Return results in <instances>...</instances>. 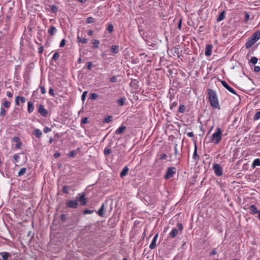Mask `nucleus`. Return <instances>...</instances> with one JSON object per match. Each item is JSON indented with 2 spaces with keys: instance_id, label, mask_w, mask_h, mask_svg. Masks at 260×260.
I'll return each instance as SVG.
<instances>
[{
  "instance_id": "nucleus-17",
  "label": "nucleus",
  "mask_w": 260,
  "mask_h": 260,
  "mask_svg": "<svg viewBox=\"0 0 260 260\" xmlns=\"http://www.w3.org/2000/svg\"><path fill=\"white\" fill-rule=\"evenodd\" d=\"M157 237H158V234H156L154 236L151 243H150V244L149 245V248L151 249H153L156 247V242L157 239Z\"/></svg>"
},
{
  "instance_id": "nucleus-51",
  "label": "nucleus",
  "mask_w": 260,
  "mask_h": 260,
  "mask_svg": "<svg viewBox=\"0 0 260 260\" xmlns=\"http://www.w3.org/2000/svg\"><path fill=\"white\" fill-rule=\"evenodd\" d=\"M92 66V64L91 62H87L86 63V68H87L88 70H91Z\"/></svg>"
},
{
  "instance_id": "nucleus-53",
  "label": "nucleus",
  "mask_w": 260,
  "mask_h": 260,
  "mask_svg": "<svg viewBox=\"0 0 260 260\" xmlns=\"http://www.w3.org/2000/svg\"><path fill=\"white\" fill-rule=\"evenodd\" d=\"M87 94V91H85L83 92L82 94V96H81V98H82V101H84L86 97V95Z\"/></svg>"
},
{
  "instance_id": "nucleus-41",
  "label": "nucleus",
  "mask_w": 260,
  "mask_h": 260,
  "mask_svg": "<svg viewBox=\"0 0 260 260\" xmlns=\"http://www.w3.org/2000/svg\"><path fill=\"white\" fill-rule=\"evenodd\" d=\"M98 96L99 95L95 93H92L90 94V98L92 100H96Z\"/></svg>"
},
{
  "instance_id": "nucleus-46",
  "label": "nucleus",
  "mask_w": 260,
  "mask_h": 260,
  "mask_svg": "<svg viewBox=\"0 0 260 260\" xmlns=\"http://www.w3.org/2000/svg\"><path fill=\"white\" fill-rule=\"evenodd\" d=\"M59 54L58 52H55L53 57H52V60H57L58 58H59Z\"/></svg>"
},
{
  "instance_id": "nucleus-20",
  "label": "nucleus",
  "mask_w": 260,
  "mask_h": 260,
  "mask_svg": "<svg viewBox=\"0 0 260 260\" xmlns=\"http://www.w3.org/2000/svg\"><path fill=\"white\" fill-rule=\"evenodd\" d=\"M256 42L251 38L249 39L245 44V47L247 49L250 48Z\"/></svg>"
},
{
  "instance_id": "nucleus-42",
  "label": "nucleus",
  "mask_w": 260,
  "mask_h": 260,
  "mask_svg": "<svg viewBox=\"0 0 260 260\" xmlns=\"http://www.w3.org/2000/svg\"><path fill=\"white\" fill-rule=\"evenodd\" d=\"M3 105L4 107L5 108H9L10 107L11 102L9 101H6L3 104Z\"/></svg>"
},
{
  "instance_id": "nucleus-13",
  "label": "nucleus",
  "mask_w": 260,
  "mask_h": 260,
  "mask_svg": "<svg viewBox=\"0 0 260 260\" xmlns=\"http://www.w3.org/2000/svg\"><path fill=\"white\" fill-rule=\"evenodd\" d=\"M166 72L167 75L169 78H170V77H173L172 75L174 73V71L170 69L168 66L166 67L165 69H164V73H166Z\"/></svg>"
},
{
  "instance_id": "nucleus-1",
  "label": "nucleus",
  "mask_w": 260,
  "mask_h": 260,
  "mask_svg": "<svg viewBox=\"0 0 260 260\" xmlns=\"http://www.w3.org/2000/svg\"><path fill=\"white\" fill-rule=\"evenodd\" d=\"M177 144L173 142L169 143L168 145H166L165 150L166 153H164V159L169 161H173V155L176 157L177 154Z\"/></svg>"
},
{
  "instance_id": "nucleus-47",
  "label": "nucleus",
  "mask_w": 260,
  "mask_h": 260,
  "mask_svg": "<svg viewBox=\"0 0 260 260\" xmlns=\"http://www.w3.org/2000/svg\"><path fill=\"white\" fill-rule=\"evenodd\" d=\"M6 110L4 108L1 107V112H0V116L1 117L4 116L6 115Z\"/></svg>"
},
{
  "instance_id": "nucleus-12",
  "label": "nucleus",
  "mask_w": 260,
  "mask_h": 260,
  "mask_svg": "<svg viewBox=\"0 0 260 260\" xmlns=\"http://www.w3.org/2000/svg\"><path fill=\"white\" fill-rule=\"evenodd\" d=\"M213 46L212 44H207L206 46L205 49V55L207 56H210L212 54Z\"/></svg>"
},
{
  "instance_id": "nucleus-31",
  "label": "nucleus",
  "mask_w": 260,
  "mask_h": 260,
  "mask_svg": "<svg viewBox=\"0 0 260 260\" xmlns=\"http://www.w3.org/2000/svg\"><path fill=\"white\" fill-rule=\"evenodd\" d=\"M256 166H260V159L259 158H256L253 161L252 167L253 168H254Z\"/></svg>"
},
{
  "instance_id": "nucleus-52",
  "label": "nucleus",
  "mask_w": 260,
  "mask_h": 260,
  "mask_svg": "<svg viewBox=\"0 0 260 260\" xmlns=\"http://www.w3.org/2000/svg\"><path fill=\"white\" fill-rule=\"evenodd\" d=\"M13 141L14 142H16V143H18L20 141V139L19 137H14L13 138Z\"/></svg>"
},
{
  "instance_id": "nucleus-30",
  "label": "nucleus",
  "mask_w": 260,
  "mask_h": 260,
  "mask_svg": "<svg viewBox=\"0 0 260 260\" xmlns=\"http://www.w3.org/2000/svg\"><path fill=\"white\" fill-rule=\"evenodd\" d=\"M77 41L79 43H82L84 44L87 43V40L86 38H82L79 35L77 36Z\"/></svg>"
},
{
  "instance_id": "nucleus-28",
  "label": "nucleus",
  "mask_w": 260,
  "mask_h": 260,
  "mask_svg": "<svg viewBox=\"0 0 260 260\" xmlns=\"http://www.w3.org/2000/svg\"><path fill=\"white\" fill-rule=\"evenodd\" d=\"M126 129V127L124 126H120L118 129L115 131V134H121L123 131Z\"/></svg>"
},
{
  "instance_id": "nucleus-59",
  "label": "nucleus",
  "mask_w": 260,
  "mask_h": 260,
  "mask_svg": "<svg viewBox=\"0 0 260 260\" xmlns=\"http://www.w3.org/2000/svg\"><path fill=\"white\" fill-rule=\"evenodd\" d=\"M249 17H250V16H249V14L247 12H245L244 21L245 22H247L248 20V19H249Z\"/></svg>"
},
{
  "instance_id": "nucleus-9",
  "label": "nucleus",
  "mask_w": 260,
  "mask_h": 260,
  "mask_svg": "<svg viewBox=\"0 0 260 260\" xmlns=\"http://www.w3.org/2000/svg\"><path fill=\"white\" fill-rule=\"evenodd\" d=\"M221 83L222 86L230 92L239 96V95L237 93L235 90L230 86H229V85L225 81H221Z\"/></svg>"
},
{
  "instance_id": "nucleus-26",
  "label": "nucleus",
  "mask_w": 260,
  "mask_h": 260,
  "mask_svg": "<svg viewBox=\"0 0 260 260\" xmlns=\"http://www.w3.org/2000/svg\"><path fill=\"white\" fill-rule=\"evenodd\" d=\"M57 31V29L55 26H51L50 28L48 29V33L51 36H53L55 34Z\"/></svg>"
},
{
  "instance_id": "nucleus-60",
  "label": "nucleus",
  "mask_w": 260,
  "mask_h": 260,
  "mask_svg": "<svg viewBox=\"0 0 260 260\" xmlns=\"http://www.w3.org/2000/svg\"><path fill=\"white\" fill-rule=\"evenodd\" d=\"M22 145V143L20 142L16 144V148L17 149H20L21 148V146Z\"/></svg>"
},
{
  "instance_id": "nucleus-35",
  "label": "nucleus",
  "mask_w": 260,
  "mask_h": 260,
  "mask_svg": "<svg viewBox=\"0 0 260 260\" xmlns=\"http://www.w3.org/2000/svg\"><path fill=\"white\" fill-rule=\"evenodd\" d=\"M95 22V19L92 17H88L86 19V22L88 24L94 23Z\"/></svg>"
},
{
  "instance_id": "nucleus-15",
  "label": "nucleus",
  "mask_w": 260,
  "mask_h": 260,
  "mask_svg": "<svg viewBox=\"0 0 260 260\" xmlns=\"http://www.w3.org/2000/svg\"><path fill=\"white\" fill-rule=\"evenodd\" d=\"M105 204L103 203L100 209L96 212V213L101 217H104L105 215Z\"/></svg>"
},
{
  "instance_id": "nucleus-56",
  "label": "nucleus",
  "mask_w": 260,
  "mask_h": 260,
  "mask_svg": "<svg viewBox=\"0 0 260 260\" xmlns=\"http://www.w3.org/2000/svg\"><path fill=\"white\" fill-rule=\"evenodd\" d=\"M88 118L84 117V118H82L81 120V124H82V123L86 124L88 122Z\"/></svg>"
},
{
  "instance_id": "nucleus-48",
  "label": "nucleus",
  "mask_w": 260,
  "mask_h": 260,
  "mask_svg": "<svg viewBox=\"0 0 260 260\" xmlns=\"http://www.w3.org/2000/svg\"><path fill=\"white\" fill-rule=\"evenodd\" d=\"M110 82L111 83H116L117 82V77L116 76H112L110 79Z\"/></svg>"
},
{
  "instance_id": "nucleus-16",
  "label": "nucleus",
  "mask_w": 260,
  "mask_h": 260,
  "mask_svg": "<svg viewBox=\"0 0 260 260\" xmlns=\"http://www.w3.org/2000/svg\"><path fill=\"white\" fill-rule=\"evenodd\" d=\"M250 213L254 215L258 212L259 210H258L256 207L254 205H252L249 207Z\"/></svg>"
},
{
  "instance_id": "nucleus-55",
  "label": "nucleus",
  "mask_w": 260,
  "mask_h": 260,
  "mask_svg": "<svg viewBox=\"0 0 260 260\" xmlns=\"http://www.w3.org/2000/svg\"><path fill=\"white\" fill-rule=\"evenodd\" d=\"M43 131L45 133H47L50 131H51V128L48 127H45L44 128Z\"/></svg>"
},
{
  "instance_id": "nucleus-4",
  "label": "nucleus",
  "mask_w": 260,
  "mask_h": 260,
  "mask_svg": "<svg viewBox=\"0 0 260 260\" xmlns=\"http://www.w3.org/2000/svg\"><path fill=\"white\" fill-rule=\"evenodd\" d=\"M177 172V168L174 167H169L167 168L164 178L169 180L174 177Z\"/></svg>"
},
{
  "instance_id": "nucleus-2",
  "label": "nucleus",
  "mask_w": 260,
  "mask_h": 260,
  "mask_svg": "<svg viewBox=\"0 0 260 260\" xmlns=\"http://www.w3.org/2000/svg\"><path fill=\"white\" fill-rule=\"evenodd\" d=\"M208 100L211 106L215 109H220L218 96L215 90L208 88L207 89Z\"/></svg>"
},
{
  "instance_id": "nucleus-36",
  "label": "nucleus",
  "mask_w": 260,
  "mask_h": 260,
  "mask_svg": "<svg viewBox=\"0 0 260 260\" xmlns=\"http://www.w3.org/2000/svg\"><path fill=\"white\" fill-rule=\"evenodd\" d=\"M70 187L68 185H64L62 187V192L64 193L68 194L69 193Z\"/></svg>"
},
{
  "instance_id": "nucleus-6",
  "label": "nucleus",
  "mask_w": 260,
  "mask_h": 260,
  "mask_svg": "<svg viewBox=\"0 0 260 260\" xmlns=\"http://www.w3.org/2000/svg\"><path fill=\"white\" fill-rule=\"evenodd\" d=\"M177 226L178 229H173L171 232L169 233V237L170 238H175L179 232H182L183 229V225L181 223H177Z\"/></svg>"
},
{
  "instance_id": "nucleus-58",
  "label": "nucleus",
  "mask_w": 260,
  "mask_h": 260,
  "mask_svg": "<svg viewBox=\"0 0 260 260\" xmlns=\"http://www.w3.org/2000/svg\"><path fill=\"white\" fill-rule=\"evenodd\" d=\"M49 93L51 95H52V96H55V94H54V90H53V88H52L50 87L49 90Z\"/></svg>"
},
{
  "instance_id": "nucleus-7",
  "label": "nucleus",
  "mask_w": 260,
  "mask_h": 260,
  "mask_svg": "<svg viewBox=\"0 0 260 260\" xmlns=\"http://www.w3.org/2000/svg\"><path fill=\"white\" fill-rule=\"evenodd\" d=\"M213 169L214 170V173L217 176H221L222 175V168L219 164H214L213 166Z\"/></svg>"
},
{
  "instance_id": "nucleus-40",
  "label": "nucleus",
  "mask_w": 260,
  "mask_h": 260,
  "mask_svg": "<svg viewBox=\"0 0 260 260\" xmlns=\"http://www.w3.org/2000/svg\"><path fill=\"white\" fill-rule=\"evenodd\" d=\"M50 9L51 10V11L53 13H56V12H57V11H58V8L56 6L51 5V6H50Z\"/></svg>"
},
{
  "instance_id": "nucleus-50",
  "label": "nucleus",
  "mask_w": 260,
  "mask_h": 260,
  "mask_svg": "<svg viewBox=\"0 0 260 260\" xmlns=\"http://www.w3.org/2000/svg\"><path fill=\"white\" fill-rule=\"evenodd\" d=\"M60 219L63 221L65 222L67 220V215L64 214H62L60 215Z\"/></svg>"
},
{
  "instance_id": "nucleus-38",
  "label": "nucleus",
  "mask_w": 260,
  "mask_h": 260,
  "mask_svg": "<svg viewBox=\"0 0 260 260\" xmlns=\"http://www.w3.org/2000/svg\"><path fill=\"white\" fill-rule=\"evenodd\" d=\"M77 154V151L72 150L68 153V155L69 157H75Z\"/></svg>"
},
{
  "instance_id": "nucleus-8",
  "label": "nucleus",
  "mask_w": 260,
  "mask_h": 260,
  "mask_svg": "<svg viewBox=\"0 0 260 260\" xmlns=\"http://www.w3.org/2000/svg\"><path fill=\"white\" fill-rule=\"evenodd\" d=\"M78 203L77 202L76 200H69L66 202V207L67 208L76 209L78 207Z\"/></svg>"
},
{
  "instance_id": "nucleus-43",
  "label": "nucleus",
  "mask_w": 260,
  "mask_h": 260,
  "mask_svg": "<svg viewBox=\"0 0 260 260\" xmlns=\"http://www.w3.org/2000/svg\"><path fill=\"white\" fill-rule=\"evenodd\" d=\"M111 152V150L110 149L108 148L107 147L105 148L104 151V153L105 155H109Z\"/></svg>"
},
{
  "instance_id": "nucleus-32",
  "label": "nucleus",
  "mask_w": 260,
  "mask_h": 260,
  "mask_svg": "<svg viewBox=\"0 0 260 260\" xmlns=\"http://www.w3.org/2000/svg\"><path fill=\"white\" fill-rule=\"evenodd\" d=\"M113 116H107L104 119L103 122L104 123H109L110 121H112Z\"/></svg>"
},
{
  "instance_id": "nucleus-25",
  "label": "nucleus",
  "mask_w": 260,
  "mask_h": 260,
  "mask_svg": "<svg viewBox=\"0 0 260 260\" xmlns=\"http://www.w3.org/2000/svg\"><path fill=\"white\" fill-rule=\"evenodd\" d=\"M225 11H222V12L219 13V14L218 15V16L217 18V19H216L217 22H220V21H222V20H223L224 18H225Z\"/></svg>"
},
{
  "instance_id": "nucleus-27",
  "label": "nucleus",
  "mask_w": 260,
  "mask_h": 260,
  "mask_svg": "<svg viewBox=\"0 0 260 260\" xmlns=\"http://www.w3.org/2000/svg\"><path fill=\"white\" fill-rule=\"evenodd\" d=\"M27 110L29 113H31L34 110V106L33 103L31 102H28L27 103Z\"/></svg>"
},
{
  "instance_id": "nucleus-44",
  "label": "nucleus",
  "mask_w": 260,
  "mask_h": 260,
  "mask_svg": "<svg viewBox=\"0 0 260 260\" xmlns=\"http://www.w3.org/2000/svg\"><path fill=\"white\" fill-rule=\"evenodd\" d=\"M260 118V111L257 112L253 116V120H257Z\"/></svg>"
},
{
  "instance_id": "nucleus-57",
  "label": "nucleus",
  "mask_w": 260,
  "mask_h": 260,
  "mask_svg": "<svg viewBox=\"0 0 260 260\" xmlns=\"http://www.w3.org/2000/svg\"><path fill=\"white\" fill-rule=\"evenodd\" d=\"M177 105V103L176 102H173L172 105L170 106V108L172 110H173L174 108L176 107Z\"/></svg>"
},
{
  "instance_id": "nucleus-3",
  "label": "nucleus",
  "mask_w": 260,
  "mask_h": 260,
  "mask_svg": "<svg viewBox=\"0 0 260 260\" xmlns=\"http://www.w3.org/2000/svg\"><path fill=\"white\" fill-rule=\"evenodd\" d=\"M222 140V131L220 128L217 127L216 131L212 135L208 143H213L214 144H218Z\"/></svg>"
},
{
  "instance_id": "nucleus-19",
  "label": "nucleus",
  "mask_w": 260,
  "mask_h": 260,
  "mask_svg": "<svg viewBox=\"0 0 260 260\" xmlns=\"http://www.w3.org/2000/svg\"><path fill=\"white\" fill-rule=\"evenodd\" d=\"M251 38L255 42L258 41L260 39V30H258L254 32Z\"/></svg>"
},
{
  "instance_id": "nucleus-29",
  "label": "nucleus",
  "mask_w": 260,
  "mask_h": 260,
  "mask_svg": "<svg viewBox=\"0 0 260 260\" xmlns=\"http://www.w3.org/2000/svg\"><path fill=\"white\" fill-rule=\"evenodd\" d=\"M116 222V219L114 218H110L108 222V224L112 228L115 225Z\"/></svg>"
},
{
  "instance_id": "nucleus-62",
  "label": "nucleus",
  "mask_w": 260,
  "mask_h": 260,
  "mask_svg": "<svg viewBox=\"0 0 260 260\" xmlns=\"http://www.w3.org/2000/svg\"><path fill=\"white\" fill-rule=\"evenodd\" d=\"M217 253L216 249L215 248H213L212 251H211L210 255H215Z\"/></svg>"
},
{
  "instance_id": "nucleus-18",
  "label": "nucleus",
  "mask_w": 260,
  "mask_h": 260,
  "mask_svg": "<svg viewBox=\"0 0 260 260\" xmlns=\"http://www.w3.org/2000/svg\"><path fill=\"white\" fill-rule=\"evenodd\" d=\"M162 161V153H160L159 154L155 160V166L156 167L157 166L160 165Z\"/></svg>"
},
{
  "instance_id": "nucleus-45",
  "label": "nucleus",
  "mask_w": 260,
  "mask_h": 260,
  "mask_svg": "<svg viewBox=\"0 0 260 260\" xmlns=\"http://www.w3.org/2000/svg\"><path fill=\"white\" fill-rule=\"evenodd\" d=\"M113 25L110 24L108 25L107 29L109 33H112L113 31Z\"/></svg>"
},
{
  "instance_id": "nucleus-54",
  "label": "nucleus",
  "mask_w": 260,
  "mask_h": 260,
  "mask_svg": "<svg viewBox=\"0 0 260 260\" xmlns=\"http://www.w3.org/2000/svg\"><path fill=\"white\" fill-rule=\"evenodd\" d=\"M66 45V40L65 39H62L59 44L60 47H63Z\"/></svg>"
},
{
  "instance_id": "nucleus-49",
  "label": "nucleus",
  "mask_w": 260,
  "mask_h": 260,
  "mask_svg": "<svg viewBox=\"0 0 260 260\" xmlns=\"http://www.w3.org/2000/svg\"><path fill=\"white\" fill-rule=\"evenodd\" d=\"M93 212H94V210H89V209H86V210H84L83 214H92Z\"/></svg>"
},
{
  "instance_id": "nucleus-22",
  "label": "nucleus",
  "mask_w": 260,
  "mask_h": 260,
  "mask_svg": "<svg viewBox=\"0 0 260 260\" xmlns=\"http://www.w3.org/2000/svg\"><path fill=\"white\" fill-rule=\"evenodd\" d=\"M111 51L114 54H117L119 52V47L117 45H112L111 47Z\"/></svg>"
},
{
  "instance_id": "nucleus-61",
  "label": "nucleus",
  "mask_w": 260,
  "mask_h": 260,
  "mask_svg": "<svg viewBox=\"0 0 260 260\" xmlns=\"http://www.w3.org/2000/svg\"><path fill=\"white\" fill-rule=\"evenodd\" d=\"M40 89H41V92L42 94H44L46 93V91L45 88L44 87L41 86Z\"/></svg>"
},
{
  "instance_id": "nucleus-37",
  "label": "nucleus",
  "mask_w": 260,
  "mask_h": 260,
  "mask_svg": "<svg viewBox=\"0 0 260 260\" xmlns=\"http://www.w3.org/2000/svg\"><path fill=\"white\" fill-rule=\"evenodd\" d=\"M186 109V106L184 105H181L179 107L178 111L181 113H183Z\"/></svg>"
},
{
  "instance_id": "nucleus-14",
  "label": "nucleus",
  "mask_w": 260,
  "mask_h": 260,
  "mask_svg": "<svg viewBox=\"0 0 260 260\" xmlns=\"http://www.w3.org/2000/svg\"><path fill=\"white\" fill-rule=\"evenodd\" d=\"M0 255L2 257V260H9V258L11 257V255L8 252H0Z\"/></svg>"
},
{
  "instance_id": "nucleus-34",
  "label": "nucleus",
  "mask_w": 260,
  "mask_h": 260,
  "mask_svg": "<svg viewBox=\"0 0 260 260\" xmlns=\"http://www.w3.org/2000/svg\"><path fill=\"white\" fill-rule=\"evenodd\" d=\"M26 172V168H22L20 169L18 173V176H22L25 174Z\"/></svg>"
},
{
  "instance_id": "nucleus-39",
  "label": "nucleus",
  "mask_w": 260,
  "mask_h": 260,
  "mask_svg": "<svg viewBox=\"0 0 260 260\" xmlns=\"http://www.w3.org/2000/svg\"><path fill=\"white\" fill-rule=\"evenodd\" d=\"M258 61V59L256 57H252L250 60H249V63H251L253 64H256Z\"/></svg>"
},
{
  "instance_id": "nucleus-21",
  "label": "nucleus",
  "mask_w": 260,
  "mask_h": 260,
  "mask_svg": "<svg viewBox=\"0 0 260 260\" xmlns=\"http://www.w3.org/2000/svg\"><path fill=\"white\" fill-rule=\"evenodd\" d=\"M128 167L127 166H125L120 173V177L123 178L128 173Z\"/></svg>"
},
{
  "instance_id": "nucleus-11",
  "label": "nucleus",
  "mask_w": 260,
  "mask_h": 260,
  "mask_svg": "<svg viewBox=\"0 0 260 260\" xmlns=\"http://www.w3.org/2000/svg\"><path fill=\"white\" fill-rule=\"evenodd\" d=\"M194 150L192 155V159H194L196 161V164H198V160L200 159V156L198 154V148L197 146L196 142L194 141Z\"/></svg>"
},
{
  "instance_id": "nucleus-5",
  "label": "nucleus",
  "mask_w": 260,
  "mask_h": 260,
  "mask_svg": "<svg viewBox=\"0 0 260 260\" xmlns=\"http://www.w3.org/2000/svg\"><path fill=\"white\" fill-rule=\"evenodd\" d=\"M76 200L77 202L78 203L79 202L80 205L82 206L86 205L88 202V199L85 197V193L84 192L78 193Z\"/></svg>"
},
{
  "instance_id": "nucleus-33",
  "label": "nucleus",
  "mask_w": 260,
  "mask_h": 260,
  "mask_svg": "<svg viewBox=\"0 0 260 260\" xmlns=\"http://www.w3.org/2000/svg\"><path fill=\"white\" fill-rule=\"evenodd\" d=\"M93 48H98L100 44V41L98 40L93 39L92 40Z\"/></svg>"
},
{
  "instance_id": "nucleus-24",
  "label": "nucleus",
  "mask_w": 260,
  "mask_h": 260,
  "mask_svg": "<svg viewBox=\"0 0 260 260\" xmlns=\"http://www.w3.org/2000/svg\"><path fill=\"white\" fill-rule=\"evenodd\" d=\"M126 102V98L124 97L121 98L116 101V103L120 106L125 105Z\"/></svg>"
},
{
  "instance_id": "nucleus-64",
  "label": "nucleus",
  "mask_w": 260,
  "mask_h": 260,
  "mask_svg": "<svg viewBox=\"0 0 260 260\" xmlns=\"http://www.w3.org/2000/svg\"><path fill=\"white\" fill-rule=\"evenodd\" d=\"M254 71L256 73H258L260 71V67L259 66H255Z\"/></svg>"
},
{
  "instance_id": "nucleus-23",
  "label": "nucleus",
  "mask_w": 260,
  "mask_h": 260,
  "mask_svg": "<svg viewBox=\"0 0 260 260\" xmlns=\"http://www.w3.org/2000/svg\"><path fill=\"white\" fill-rule=\"evenodd\" d=\"M33 134L34 135L36 136L37 138H40L42 137V132L41 130L38 128L35 129V130L33 132Z\"/></svg>"
},
{
  "instance_id": "nucleus-10",
  "label": "nucleus",
  "mask_w": 260,
  "mask_h": 260,
  "mask_svg": "<svg viewBox=\"0 0 260 260\" xmlns=\"http://www.w3.org/2000/svg\"><path fill=\"white\" fill-rule=\"evenodd\" d=\"M38 111L43 117H46L48 115V111L45 109L43 105L40 104L39 105Z\"/></svg>"
},
{
  "instance_id": "nucleus-63",
  "label": "nucleus",
  "mask_w": 260,
  "mask_h": 260,
  "mask_svg": "<svg viewBox=\"0 0 260 260\" xmlns=\"http://www.w3.org/2000/svg\"><path fill=\"white\" fill-rule=\"evenodd\" d=\"M19 158L20 157L18 154H15L14 155V159L15 161H16V162L18 161Z\"/></svg>"
}]
</instances>
